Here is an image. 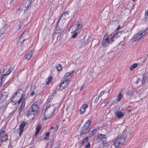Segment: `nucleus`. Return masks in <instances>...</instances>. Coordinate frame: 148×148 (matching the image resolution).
<instances>
[{
    "label": "nucleus",
    "instance_id": "obj_36",
    "mask_svg": "<svg viewBox=\"0 0 148 148\" xmlns=\"http://www.w3.org/2000/svg\"><path fill=\"white\" fill-rule=\"evenodd\" d=\"M52 79V76L48 77V80L46 82V84H48L51 81V80Z\"/></svg>",
    "mask_w": 148,
    "mask_h": 148
},
{
    "label": "nucleus",
    "instance_id": "obj_2",
    "mask_svg": "<svg viewBox=\"0 0 148 148\" xmlns=\"http://www.w3.org/2000/svg\"><path fill=\"white\" fill-rule=\"evenodd\" d=\"M91 120L90 119L87 121L83 126L82 127L80 131V135L82 136L83 135H85L88 133L90 131L89 127L90 126Z\"/></svg>",
    "mask_w": 148,
    "mask_h": 148
},
{
    "label": "nucleus",
    "instance_id": "obj_37",
    "mask_svg": "<svg viewBox=\"0 0 148 148\" xmlns=\"http://www.w3.org/2000/svg\"><path fill=\"white\" fill-rule=\"evenodd\" d=\"M17 93H18L20 94H23L24 93L23 91L21 89H18L17 90Z\"/></svg>",
    "mask_w": 148,
    "mask_h": 148
},
{
    "label": "nucleus",
    "instance_id": "obj_38",
    "mask_svg": "<svg viewBox=\"0 0 148 148\" xmlns=\"http://www.w3.org/2000/svg\"><path fill=\"white\" fill-rule=\"evenodd\" d=\"M75 26L77 28V29H81L82 27V25L80 24H77Z\"/></svg>",
    "mask_w": 148,
    "mask_h": 148
},
{
    "label": "nucleus",
    "instance_id": "obj_53",
    "mask_svg": "<svg viewBox=\"0 0 148 148\" xmlns=\"http://www.w3.org/2000/svg\"><path fill=\"white\" fill-rule=\"evenodd\" d=\"M50 134V132H48L46 133L45 136L46 137H48L49 136Z\"/></svg>",
    "mask_w": 148,
    "mask_h": 148
},
{
    "label": "nucleus",
    "instance_id": "obj_14",
    "mask_svg": "<svg viewBox=\"0 0 148 148\" xmlns=\"http://www.w3.org/2000/svg\"><path fill=\"white\" fill-rule=\"evenodd\" d=\"M123 134L128 140H129L131 139L132 138L131 135L132 134V132H131L130 131L127 132H124Z\"/></svg>",
    "mask_w": 148,
    "mask_h": 148
},
{
    "label": "nucleus",
    "instance_id": "obj_31",
    "mask_svg": "<svg viewBox=\"0 0 148 148\" xmlns=\"http://www.w3.org/2000/svg\"><path fill=\"white\" fill-rule=\"evenodd\" d=\"M64 105L65 106L66 105H67L66 108L67 109L70 107L71 105H72V103L71 102H65L64 104Z\"/></svg>",
    "mask_w": 148,
    "mask_h": 148
},
{
    "label": "nucleus",
    "instance_id": "obj_30",
    "mask_svg": "<svg viewBox=\"0 0 148 148\" xmlns=\"http://www.w3.org/2000/svg\"><path fill=\"white\" fill-rule=\"evenodd\" d=\"M122 94L121 93H119L117 97V101H119L121 100V99L122 98Z\"/></svg>",
    "mask_w": 148,
    "mask_h": 148
},
{
    "label": "nucleus",
    "instance_id": "obj_62",
    "mask_svg": "<svg viewBox=\"0 0 148 148\" xmlns=\"http://www.w3.org/2000/svg\"><path fill=\"white\" fill-rule=\"evenodd\" d=\"M14 111H13V112H10V116H12L14 114Z\"/></svg>",
    "mask_w": 148,
    "mask_h": 148
},
{
    "label": "nucleus",
    "instance_id": "obj_25",
    "mask_svg": "<svg viewBox=\"0 0 148 148\" xmlns=\"http://www.w3.org/2000/svg\"><path fill=\"white\" fill-rule=\"evenodd\" d=\"M114 37L113 36H111L109 38V40L110 42V44H112L114 41L115 40Z\"/></svg>",
    "mask_w": 148,
    "mask_h": 148
},
{
    "label": "nucleus",
    "instance_id": "obj_34",
    "mask_svg": "<svg viewBox=\"0 0 148 148\" xmlns=\"http://www.w3.org/2000/svg\"><path fill=\"white\" fill-rule=\"evenodd\" d=\"M101 101H102L101 98H100V97L99 96L96 98L95 100V102H101Z\"/></svg>",
    "mask_w": 148,
    "mask_h": 148
},
{
    "label": "nucleus",
    "instance_id": "obj_47",
    "mask_svg": "<svg viewBox=\"0 0 148 148\" xmlns=\"http://www.w3.org/2000/svg\"><path fill=\"white\" fill-rule=\"evenodd\" d=\"M25 102H22L21 104L20 107H21L23 109L25 107Z\"/></svg>",
    "mask_w": 148,
    "mask_h": 148
},
{
    "label": "nucleus",
    "instance_id": "obj_7",
    "mask_svg": "<svg viewBox=\"0 0 148 148\" xmlns=\"http://www.w3.org/2000/svg\"><path fill=\"white\" fill-rule=\"evenodd\" d=\"M29 34L28 33H25L23 32V34H21L19 38V41L21 43L23 42L26 40L28 39L29 38Z\"/></svg>",
    "mask_w": 148,
    "mask_h": 148
},
{
    "label": "nucleus",
    "instance_id": "obj_46",
    "mask_svg": "<svg viewBox=\"0 0 148 148\" xmlns=\"http://www.w3.org/2000/svg\"><path fill=\"white\" fill-rule=\"evenodd\" d=\"M90 143H88L87 145H86L84 148H90Z\"/></svg>",
    "mask_w": 148,
    "mask_h": 148
},
{
    "label": "nucleus",
    "instance_id": "obj_43",
    "mask_svg": "<svg viewBox=\"0 0 148 148\" xmlns=\"http://www.w3.org/2000/svg\"><path fill=\"white\" fill-rule=\"evenodd\" d=\"M105 91V90H103L101 91V92L99 94V97H101V96L104 93Z\"/></svg>",
    "mask_w": 148,
    "mask_h": 148
},
{
    "label": "nucleus",
    "instance_id": "obj_20",
    "mask_svg": "<svg viewBox=\"0 0 148 148\" xmlns=\"http://www.w3.org/2000/svg\"><path fill=\"white\" fill-rule=\"evenodd\" d=\"M126 138V137L123 134L122 136L119 137L117 139L119 140V142L121 144H122L125 142Z\"/></svg>",
    "mask_w": 148,
    "mask_h": 148
},
{
    "label": "nucleus",
    "instance_id": "obj_26",
    "mask_svg": "<svg viewBox=\"0 0 148 148\" xmlns=\"http://www.w3.org/2000/svg\"><path fill=\"white\" fill-rule=\"evenodd\" d=\"M137 66V63H134L132 64L130 68V70L131 71L133 70Z\"/></svg>",
    "mask_w": 148,
    "mask_h": 148
},
{
    "label": "nucleus",
    "instance_id": "obj_18",
    "mask_svg": "<svg viewBox=\"0 0 148 148\" xmlns=\"http://www.w3.org/2000/svg\"><path fill=\"white\" fill-rule=\"evenodd\" d=\"M31 108L32 109H33V110L35 113H36V114H37V112L38 111L39 108L38 106L37 105L33 104L31 106Z\"/></svg>",
    "mask_w": 148,
    "mask_h": 148
},
{
    "label": "nucleus",
    "instance_id": "obj_55",
    "mask_svg": "<svg viewBox=\"0 0 148 148\" xmlns=\"http://www.w3.org/2000/svg\"><path fill=\"white\" fill-rule=\"evenodd\" d=\"M141 81V79L140 78H138L137 80L136 81V83L137 84L139 82H140Z\"/></svg>",
    "mask_w": 148,
    "mask_h": 148
},
{
    "label": "nucleus",
    "instance_id": "obj_10",
    "mask_svg": "<svg viewBox=\"0 0 148 148\" xmlns=\"http://www.w3.org/2000/svg\"><path fill=\"white\" fill-rule=\"evenodd\" d=\"M106 140H107V138L105 137V135L101 134H99L97 136L96 138V140L99 142L101 141L102 143L106 142Z\"/></svg>",
    "mask_w": 148,
    "mask_h": 148
},
{
    "label": "nucleus",
    "instance_id": "obj_24",
    "mask_svg": "<svg viewBox=\"0 0 148 148\" xmlns=\"http://www.w3.org/2000/svg\"><path fill=\"white\" fill-rule=\"evenodd\" d=\"M134 92L132 90L128 91L126 95L127 96L131 97L133 95Z\"/></svg>",
    "mask_w": 148,
    "mask_h": 148
},
{
    "label": "nucleus",
    "instance_id": "obj_61",
    "mask_svg": "<svg viewBox=\"0 0 148 148\" xmlns=\"http://www.w3.org/2000/svg\"><path fill=\"white\" fill-rule=\"evenodd\" d=\"M49 139V138H48L47 137H46H46H43V139H45V140H47V139Z\"/></svg>",
    "mask_w": 148,
    "mask_h": 148
},
{
    "label": "nucleus",
    "instance_id": "obj_22",
    "mask_svg": "<svg viewBox=\"0 0 148 148\" xmlns=\"http://www.w3.org/2000/svg\"><path fill=\"white\" fill-rule=\"evenodd\" d=\"M32 56V52L30 51L28 52L25 56V58L29 60Z\"/></svg>",
    "mask_w": 148,
    "mask_h": 148
},
{
    "label": "nucleus",
    "instance_id": "obj_42",
    "mask_svg": "<svg viewBox=\"0 0 148 148\" xmlns=\"http://www.w3.org/2000/svg\"><path fill=\"white\" fill-rule=\"evenodd\" d=\"M59 21V20L58 21V22L57 23L56 26V30L58 31L60 30L61 29V28L59 27L58 25V23Z\"/></svg>",
    "mask_w": 148,
    "mask_h": 148
},
{
    "label": "nucleus",
    "instance_id": "obj_27",
    "mask_svg": "<svg viewBox=\"0 0 148 148\" xmlns=\"http://www.w3.org/2000/svg\"><path fill=\"white\" fill-rule=\"evenodd\" d=\"M103 145V147H105L106 148H108L109 146V143L107 142V140H106V142H102Z\"/></svg>",
    "mask_w": 148,
    "mask_h": 148
},
{
    "label": "nucleus",
    "instance_id": "obj_39",
    "mask_svg": "<svg viewBox=\"0 0 148 148\" xmlns=\"http://www.w3.org/2000/svg\"><path fill=\"white\" fill-rule=\"evenodd\" d=\"M17 91L15 93H14L13 95L12 96V97L11 98V101L10 102H14L13 100L12 99H13V98H14L15 96L17 95Z\"/></svg>",
    "mask_w": 148,
    "mask_h": 148
},
{
    "label": "nucleus",
    "instance_id": "obj_6",
    "mask_svg": "<svg viewBox=\"0 0 148 148\" xmlns=\"http://www.w3.org/2000/svg\"><path fill=\"white\" fill-rule=\"evenodd\" d=\"M69 80L67 78L64 79L59 86V89L60 90H63L67 87L69 85Z\"/></svg>",
    "mask_w": 148,
    "mask_h": 148
},
{
    "label": "nucleus",
    "instance_id": "obj_12",
    "mask_svg": "<svg viewBox=\"0 0 148 148\" xmlns=\"http://www.w3.org/2000/svg\"><path fill=\"white\" fill-rule=\"evenodd\" d=\"M8 93L7 92H3L1 93L0 96V102H4L8 97Z\"/></svg>",
    "mask_w": 148,
    "mask_h": 148
},
{
    "label": "nucleus",
    "instance_id": "obj_48",
    "mask_svg": "<svg viewBox=\"0 0 148 148\" xmlns=\"http://www.w3.org/2000/svg\"><path fill=\"white\" fill-rule=\"evenodd\" d=\"M4 26L3 28V29H4V31L2 33H1V34H3V33H4L5 31V26H7V25H6V24H5V23H4Z\"/></svg>",
    "mask_w": 148,
    "mask_h": 148
},
{
    "label": "nucleus",
    "instance_id": "obj_63",
    "mask_svg": "<svg viewBox=\"0 0 148 148\" xmlns=\"http://www.w3.org/2000/svg\"><path fill=\"white\" fill-rule=\"evenodd\" d=\"M131 111H132V110L130 109V110H128V112L129 113H130V112Z\"/></svg>",
    "mask_w": 148,
    "mask_h": 148
},
{
    "label": "nucleus",
    "instance_id": "obj_32",
    "mask_svg": "<svg viewBox=\"0 0 148 148\" xmlns=\"http://www.w3.org/2000/svg\"><path fill=\"white\" fill-rule=\"evenodd\" d=\"M97 130L96 129H95L91 131V135L90 136V137H92L93 136H94Z\"/></svg>",
    "mask_w": 148,
    "mask_h": 148
},
{
    "label": "nucleus",
    "instance_id": "obj_60",
    "mask_svg": "<svg viewBox=\"0 0 148 148\" xmlns=\"http://www.w3.org/2000/svg\"><path fill=\"white\" fill-rule=\"evenodd\" d=\"M84 85H85V84H84L83 86H82V87L80 88V91H81L82 90L84 87Z\"/></svg>",
    "mask_w": 148,
    "mask_h": 148
},
{
    "label": "nucleus",
    "instance_id": "obj_64",
    "mask_svg": "<svg viewBox=\"0 0 148 148\" xmlns=\"http://www.w3.org/2000/svg\"><path fill=\"white\" fill-rule=\"evenodd\" d=\"M54 127L52 126V127H51V130H53V129H54Z\"/></svg>",
    "mask_w": 148,
    "mask_h": 148
},
{
    "label": "nucleus",
    "instance_id": "obj_11",
    "mask_svg": "<svg viewBox=\"0 0 148 148\" xmlns=\"http://www.w3.org/2000/svg\"><path fill=\"white\" fill-rule=\"evenodd\" d=\"M36 115L37 114H36V113L34 110L33 109H32L31 107L26 112L25 115L27 116H29L32 115Z\"/></svg>",
    "mask_w": 148,
    "mask_h": 148
},
{
    "label": "nucleus",
    "instance_id": "obj_15",
    "mask_svg": "<svg viewBox=\"0 0 148 148\" xmlns=\"http://www.w3.org/2000/svg\"><path fill=\"white\" fill-rule=\"evenodd\" d=\"M87 104L84 103L82 105L79 109V112L80 114H82L85 111L86 109L88 107Z\"/></svg>",
    "mask_w": 148,
    "mask_h": 148
},
{
    "label": "nucleus",
    "instance_id": "obj_50",
    "mask_svg": "<svg viewBox=\"0 0 148 148\" xmlns=\"http://www.w3.org/2000/svg\"><path fill=\"white\" fill-rule=\"evenodd\" d=\"M20 130V132H19V135L20 136H21V135L23 132V130Z\"/></svg>",
    "mask_w": 148,
    "mask_h": 148
},
{
    "label": "nucleus",
    "instance_id": "obj_8",
    "mask_svg": "<svg viewBox=\"0 0 148 148\" xmlns=\"http://www.w3.org/2000/svg\"><path fill=\"white\" fill-rule=\"evenodd\" d=\"M32 0H23V5L24 8H26V9L28 10L30 7Z\"/></svg>",
    "mask_w": 148,
    "mask_h": 148
},
{
    "label": "nucleus",
    "instance_id": "obj_3",
    "mask_svg": "<svg viewBox=\"0 0 148 148\" xmlns=\"http://www.w3.org/2000/svg\"><path fill=\"white\" fill-rule=\"evenodd\" d=\"M148 33V27L144 30L138 32L136 34L134 35L131 39L133 42L139 40L144 36Z\"/></svg>",
    "mask_w": 148,
    "mask_h": 148
},
{
    "label": "nucleus",
    "instance_id": "obj_51",
    "mask_svg": "<svg viewBox=\"0 0 148 148\" xmlns=\"http://www.w3.org/2000/svg\"><path fill=\"white\" fill-rule=\"evenodd\" d=\"M69 75H70V74H69V73H68H68H66L64 75V77H67Z\"/></svg>",
    "mask_w": 148,
    "mask_h": 148
},
{
    "label": "nucleus",
    "instance_id": "obj_17",
    "mask_svg": "<svg viewBox=\"0 0 148 148\" xmlns=\"http://www.w3.org/2000/svg\"><path fill=\"white\" fill-rule=\"evenodd\" d=\"M127 32H125L124 31H122L117 32L116 34H114L113 36L115 38V39L119 37L122 34H124L126 33Z\"/></svg>",
    "mask_w": 148,
    "mask_h": 148
},
{
    "label": "nucleus",
    "instance_id": "obj_54",
    "mask_svg": "<svg viewBox=\"0 0 148 148\" xmlns=\"http://www.w3.org/2000/svg\"><path fill=\"white\" fill-rule=\"evenodd\" d=\"M39 131L36 130L35 133V136H36L37 135V134H38L39 132Z\"/></svg>",
    "mask_w": 148,
    "mask_h": 148
},
{
    "label": "nucleus",
    "instance_id": "obj_33",
    "mask_svg": "<svg viewBox=\"0 0 148 148\" xmlns=\"http://www.w3.org/2000/svg\"><path fill=\"white\" fill-rule=\"evenodd\" d=\"M56 68L58 71H61L62 69L61 65L60 64H59L58 65L56 66Z\"/></svg>",
    "mask_w": 148,
    "mask_h": 148
},
{
    "label": "nucleus",
    "instance_id": "obj_40",
    "mask_svg": "<svg viewBox=\"0 0 148 148\" xmlns=\"http://www.w3.org/2000/svg\"><path fill=\"white\" fill-rule=\"evenodd\" d=\"M23 25V23L22 22H20L19 24L18 25L19 27V29L20 30L22 27Z\"/></svg>",
    "mask_w": 148,
    "mask_h": 148
},
{
    "label": "nucleus",
    "instance_id": "obj_1",
    "mask_svg": "<svg viewBox=\"0 0 148 148\" xmlns=\"http://www.w3.org/2000/svg\"><path fill=\"white\" fill-rule=\"evenodd\" d=\"M59 106V104L57 103L52 105L49 104L47 105L45 110L44 120H46L47 119L51 117L53 113L56 110L57 108H58Z\"/></svg>",
    "mask_w": 148,
    "mask_h": 148
},
{
    "label": "nucleus",
    "instance_id": "obj_44",
    "mask_svg": "<svg viewBox=\"0 0 148 148\" xmlns=\"http://www.w3.org/2000/svg\"><path fill=\"white\" fill-rule=\"evenodd\" d=\"M23 109L21 107H20L18 110L19 115H20L22 112Z\"/></svg>",
    "mask_w": 148,
    "mask_h": 148
},
{
    "label": "nucleus",
    "instance_id": "obj_21",
    "mask_svg": "<svg viewBox=\"0 0 148 148\" xmlns=\"http://www.w3.org/2000/svg\"><path fill=\"white\" fill-rule=\"evenodd\" d=\"M89 136H88L84 138L83 141L80 143V147H82L84 145H85L88 142V138Z\"/></svg>",
    "mask_w": 148,
    "mask_h": 148
},
{
    "label": "nucleus",
    "instance_id": "obj_52",
    "mask_svg": "<svg viewBox=\"0 0 148 148\" xmlns=\"http://www.w3.org/2000/svg\"><path fill=\"white\" fill-rule=\"evenodd\" d=\"M61 133H64V134H66V130H65V129H64V130H62L61 131Z\"/></svg>",
    "mask_w": 148,
    "mask_h": 148
},
{
    "label": "nucleus",
    "instance_id": "obj_57",
    "mask_svg": "<svg viewBox=\"0 0 148 148\" xmlns=\"http://www.w3.org/2000/svg\"><path fill=\"white\" fill-rule=\"evenodd\" d=\"M34 94H35L34 92V91H33L31 93L30 95H31V96H33L34 95Z\"/></svg>",
    "mask_w": 148,
    "mask_h": 148
},
{
    "label": "nucleus",
    "instance_id": "obj_19",
    "mask_svg": "<svg viewBox=\"0 0 148 148\" xmlns=\"http://www.w3.org/2000/svg\"><path fill=\"white\" fill-rule=\"evenodd\" d=\"M27 122L25 121H23L19 125V130H21L24 131V128Z\"/></svg>",
    "mask_w": 148,
    "mask_h": 148
},
{
    "label": "nucleus",
    "instance_id": "obj_45",
    "mask_svg": "<svg viewBox=\"0 0 148 148\" xmlns=\"http://www.w3.org/2000/svg\"><path fill=\"white\" fill-rule=\"evenodd\" d=\"M77 35V32H75L72 35V37L73 38H75L76 37Z\"/></svg>",
    "mask_w": 148,
    "mask_h": 148
},
{
    "label": "nucleus",
    "instance_id": "obj_58",
    "mask_svg": "<svg viewBox=\"0 0 148 148\" xmlns=\"http://www.w3.org/2000/svg\"><path fill=\"white\" fill-rule=\"evenodd\" d=\"M21 102H13L12 104L13 105H15L17 103H18V104H19Z\"/></svg>",
    "mask_w": 148,
    "mask_h": 148
},
{
    "label": "nucleus",
    "instance_id": "obj_41",
    "mask_svg": "<svg viewBox=\"0 0 148 148\" xmlns=\"http://www.w3.org/2000/svg\"><path fill=\"white\" fill-rule=\"evenodd\" d=\"M23 94L21 95V97L18 100L17 102H21L22 101H23Z\"/></svg>",
    "mask_w": 148,
    "mask_h": 148
},
{
    "label": "nucleus",
    "instance_id": "obj_13",
    "mask_svg": "<svg viewBox=\"0 0 148 148\" xmlns=\"http://www.w3.org/2000/svg\"><path fill=\"white\" fill-rule=\"evenodd\" d=\"M69 17V12L68 11H66L63 13L60 18L59 19V21L60 20H66Z\"/></svg>",
    "mask_w": 148,
    "mask_h": 148
},
{
    "label": "nucleus",
    "instance_id": "obj_5",
    "mask_svg": "<svg viewBox=\"0 0 148 148\" xmlns=\"http://www.w3.org/2000/svg\"><path fill=\"white\" fill-rule=\"evenodd\" d=\"M109 36L107 33H106L102 41V45L103 47H106L110 44L109 40Z\"/></svg>",
    "mask_w": 148,
    "mask_h": 148
},
{
    "label": "nucleus",
    "instance_id": "obj_29",
    "mask_svg": "<svg viewBox=\"0 0 148 148\" xmlns=\"http://www.w3.org/2000/svg\"><path fill=\"white\" fill-rule=\"evenodd\" d=\"M145 20L146 21H148V11H145Z\"/></svg>",
    "mask_w": 148,
    "mask_h": 148
},
{
    "label": "nucleus",
    "instance_id": "obj_28",
    "mask_svg": "<svg viewBox=\"0 0 148 148\" xmlns=\"http://www.w3.org/2000/svg\"><path fill=\"white\" fill-rule=\"evenodd\" d=\"M92 40V36L90 35L89 36L87 39V40L86 43V44H88L90 42L91 40Z\"/></svg>",
    "mask_w": 148,
    "mask_h": 148
},
{
    "label": "nucleus",
    "instance_id": "obj_59",
    "mask_svg": "<svg viewBox=\"0 0 148 148\" xmlns=\"http://www.w3.org/2000/svg\"><path fill=\"white\" fill-rule=\"evenodd\" d=\"M121 27L119 25L118 26V27L116 29V30H118L119 29H120L121 28Z\"/></svg>",
    "mask_w": 148,
    "mask_h": 148
},
{
    "label": "nucleus",
    "instance_id": "obj_49",
    "mask_svg": "<svg viewBox=\"0 0 148 148\" xmlns=\"http://www.w3.org/2000/svg\"><path fill=\"white\" fill-rule=\"evenodd\" d=\"M145 78H146V76H145L144 75H143V79H142V82L143 83L145 82Z\"/></svg>",
    "mask_w": 148,
    "mask_h": 148
},
{
    "label": "nucleus",
    "instance_id": "obj_56",
    "mask_svg": "<svg viewBox=\"0 0 148 148\" xmlns=\"http://www.w3.org/2000/svg\"><path fill=\"white\" fill-rule=\"evenodd\" d=\"M74 72V71H73L71 72H68V73H69V74H70V75H72V74H73Z\"/></svg>",
    "mask_w": 148,
    "mask_h": 148
},
{
    "label": "nucleus",
    "instance_id": "obj_9",
    "mask_svg": "<svg viewBox=\"0 0 148 148\" xmlns=\"http://www.w3.org/2000/svg\"><path fill=\"white\" fill-rule=\"evenodd\" d=\"M12 69H9V70L6 71L4 74L2 75L0 79V85H1L2 83L5 80L6 78L5 76L6 75L9 74L12 72Z\"/></svg>",
    "mask_w": 148,
    "mask_h": 148
},
{
    "label": "nucleus",
    "instance_id": "obj_35",
    "mask_svg": "<svg viewBox=\"0 0 148 148\" xmlns=\"http://www.w3.org/2000/svg\"><path fill=\"white\" fill-rule=\"evenodd\" d=\"M41 125L40 124H38L36 128V130L40 131L41 129Z\"/></svg>",
    "mask_w": 148,
    "mask_h": 148
},
{
    "label": "nucleus",
    "instance_id": "obj_4",
    "mask_svg": "<svg viewBox=\"0 0 148 148\" xmlns=\"http://www.w3.org/2000/svg\"><path fill=\"white\" fill-rule=\"evenodd\" d=\"M8 136L5 131L0 130V142L3 143L6 142L8 140Z\"/></svg>",
    "mask_w": 148,
    "mask_h": 148
},
{
    "label": "nucleus",
    "instance_id": "obj_23",
    "mask_svg": "<svg viewBox=\"0 0 148 148\" xmlns=\"http://www.w3.org/2000/svg\"><path fill=\"white\" fill-rule=\"evenodd\" d=\"M120 144H121L119 142V140L118 139H117L114 143V145L116 147H118Z\"/></svg>",
    "mask_w": 148,
    "mask_h": 148
},
{
    "label": "nucleus",
    "instance_id": "obj_16",
    "mask_svg": "<svg viewBox=\"0 0 148 148\" xmlns=\"http://www.w3.org/2000/svg\"><path fill=\"white\" fill-rule=\"evenodd\" d=\"M115 115L118 118H121L124 116V114L122 112L118 110L115 113Z\"/></svg>",
    "mask_w": 148,
    "mask_h": 148
}]
</instances>
